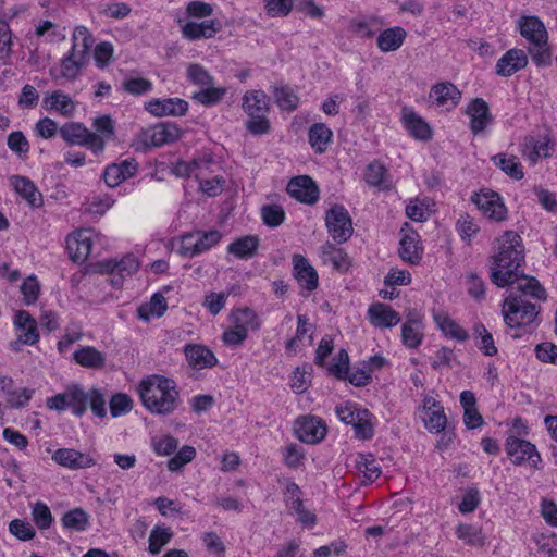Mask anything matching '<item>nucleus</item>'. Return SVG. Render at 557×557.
<instances>
[{
	"mask_svg": "<svg viewBox=\"0 0 557 557\" xmlns=\"http://www.w3.org/2000/svg\"><path fill=\"white\" fill-rule=\"evenodd\" d=\"M498 253L491 265V280L498 287L516 284L524 295L537 300L546 299V292L540 282L531 276L521 275L520 268L524 259L521 237L513 231H507L499 239Z\"/></svg>",
	"mask_w": 557,
	"mask_h": 557,
	"instance_id": "f257e3e1",
	"label": "nucleus"
},
{
	"mask_svg": "<svg viewBox=\"0 0 557 557\" xmlns=\"http://www.w3.org/2000/svg\"><path fill=\"white\" fill-rule=\"evenodd\" d=\"M143 406L156 414L173 412L178 403V392L173 380L152 374L144 377L137 387Z\"/></svg>",
	"mask_w": 557,
	"mask_h": 557,
	"instance_id": "f03ea898",
	"label": "nucleus"
},
{
	"mask_svg": "<svg viewBox=\"0 0 557 557\" xmlns=\"http://www.w3.org/2000/svg\"><path fill=\"white\" fill-rule=\"evenodd\" d=\"M517 25L520 35L528 42V51L533 63L536 66H548L552 63L553 50L544 23L535 15H522Z\"/></svg>",
	"mask_w": 557,
	"mask_h": 557,
	"instance_id": "7ed1b4c3",
	"label": "nucleus"
},
{
	"mask_svg": "<svg viewBox=\"0 0 557 557\" xmlns=\"http://www.w3.org/2000/svg\"><path fill=\"white\" fill-rule=\"evenodd\" d=\"M243 110L249 116L246 128L253 135H263L270 131L268 119L270 98L261 89L247 90L243 96Z\"/></svg>",
	"mask_w": 557,
	"mask_h": 557,
	"instance_id": "20e7f679",
	"label": "nucleus"
},
{
	"mask_svg": "<svg viewBox=\"0 0 557 557\" xmlns=\"http://www.w3.org/2000/svg\"><path fill=\"white\" fill-rule=\"evenodd\" d=\"M228 321L231 325L223 332L222 341L232 347L242 345L247 339L249 332L260 329L258 314L247 307L233 309Z\"/></svg>",
	"mask_w": 557,
	"mask_h": 557,
	"instance_id": "39448f33",
	"label": "nucleus"
},
{
	"mask_svg": "<svg viewBox=\"0 0 557 557\" xmlns=\"http://www.w3.org/2000/svg\"><path fill=\"white\" fill-rule=\"evenodd\" d=\"M527 296L522 292L519 295L510 293L504 299L502 314L507 326L518 329L529 326L535 321L539 314L537 307L527 301L524 299Z\"/></svg>",
	"mask_w": 557,
	"mask_h": 557,
	"instance_id": "423d86ee",
	"label": "nucleus"
},
{
	"mask_svg": "<svg viewBox=\"0 0 557 557\" xmlns=\"http://www.w3.org/2000/svg\"><path fill=\"white\" fill-rule=\"evenodd\" d=\"M337 418L354 426L356 436L360 440H370L374 435V416L357 403L346 401L335 409Z\"/></svg>",
	"mask_w": 557,
	"mask_h": 557,
	"instance_id": "0eeeda50",
	"label": "nucleus"
},
{
	"mask_svg": "<svg viewBox=\"0 0 557 557\" xmlns=\"http://www.w3.org/2000/svg\"><path fill=\"white\" fill-rule=\"evenodd\" d=\"M182 136L181 128L170 122L157 123L137 134L134 140L136 150L146 151L150 148L161 147L178 140Z\"/></svg>",
	"mask_w": 557,
	"mask_h": 557,
	"instance_id": "6e6552de",
	"label": "nucleus"
},
{
	"mask_svg": "<svg viewBox=\"0 0 557 557\" xmlns=\"http://www.w3.org/2000/svg\"><path fill=\"white\" fill-rule=\"evenodd\" d=\"M180 176H194L197 182L221 172L220 162L209 152L198 154L191 161H180L174 166Z\"/></svg>",
	"mask_w": 557,
	"mask_h": 557,
	"instance_id": "1a4fd4ad",
	"label": "nucleus"
},
{
	"mask_svg": "<svg viewBox=\"0 0 557 557\" xmlns=\"http://www.w3.org/2000/svg\"><path fill=\"white\" fill-rule=\"evenodd\" d=\"M472 201L481 214L494 222H502L507 218V207L503 197L492 189H481L472 196Z\"/></svg>",
	"mask_w": 557,
	"mask_h": 557,
	"instance_id": "9d476101",
	"label": "nucleus"
},
{
	"mask_svg": "<svg viewBox=\"0 0 557 557\" xmlns=\"http://www.w3.org/2000/svg\"><path fill=\"white\" fill-rule=\"evenodd\" d=\"M13 326L16 339L10 344L13 350H20L21 346H33L39 341V331L37 321L28 311H16L13 318Z\"/></svg>",
	"mask_w": 557,
	"mask_h": 557,
	"instance_id": "9b49d317",
	"label": "nucleus"
},
{
	"mask_svg": "<svg viewBox=\"0 0 557 557\" xmlns=\"http://www.w3.org/2000/svg\"><path fill=\"white\" fill-rule=\"evenodd\" d=\"M325 224L329 234L338 244L347 242L352 235V222L343 206L335 205L326 212Z\"/></svg>",
	"mask_w": 557,
	"mask_h": 557,
	"instance_id": "f8f14e48",
	"label": "nucleus"
},
{
	"mask_svg": "<svg viewBox=\"0 0 557 557\" xmlns=\"http://www.w3.org/2000/svg\"><path fill=\"white\" fill-rule=\"evenodd\" d=\"M418 413L425 429L431 433H441L445 430L447 418L443 406L432 394L424 395Z\"/></svg>",
	"mask_w": 557,
	"mask_h": 557,
	"instance_id": "ddd939ff",
	"label": "nucleus"
},
{
	"mask_svg": "<svg viewBox=\"0 0 557 557\" xmlns=\"http://www.w3.org/2000/svg\"><path fill=\"white\" fill-rule=\"evenodd\" d=\"M181 32L184 38L188 40L213 38L221 29L222 24L214 18L205 20H178Z\"/></svg>",
	"mask_w": 557,
	"mask_h": 557,
	"instance_id": "4468645a",
	"label": "nucleus"
},
{
	"mask_svg": "<svg viewBox=\"0 0 557 557\" xmlns=\"http://www.w3.org/2000/svg\"><path fill=\"white\" fill-rule=\"evenodd\" d=\"M505 449L515 465L529 462L532 467L537 468V465L541 462V457L536 447L530 442L519 437L512 435L508 436Z\"/></svg>",
	"mask_w": 557,
	"mask_h": 557,
	"instance_id": "2eb2a0df",
	"label": "nucleus"
},
{
	"mask_svg": "<svg viewBox=\"0 0 557 557\" xmlns=\"http://www.w3.org/2000/svg\"><path fill=\"white\" fill-rule=\"evenodd\" d=\"M58 466L69 470L89 469L96 466L97 460L89 454L74 448H58L51 455Z\"/></svg>",
	"mask_w": 557,
	"mask_h": 557,
	"instance_id": "dca6fc26",
	"label": "nucleus"
},
{
	"mask_svg": "<svg viewBox=\"0 0 557 557\" xmlns=\"http://www.w3.org/2000/svg\"><path fill=\"white\" fill-rule=\"evenodd\" d=\"M104 272L109 273L110 282L114 287H120L126 277L135 274L139 268L138 259L129 253L121 260H107L101 264Z\"/></svg>",
	"mask_w": 557,
	"mask_h": 557,
	"instance_id": "f3484780",
	"label": "nucleus"
},
{
	"mask_svg": "<svg viewBox=\"0 0 557 557\" xmlns=\"http://www.w3.org/2000/svg\"><path fill=\"white\" fill-rule=\"evenodd\" d=\"M90 131L91 152L96 156L103 152L106 144L114 137L115 125L110 115H100L92 120Z\"/></svg>",
	"mask_w": 557,
	"mask_h": 557,
	"instance_id": "a211bd4d",
	"label": "nucleus"
},
{
	"mask_svg": "<svg viewBox=\"0 0 557 557\" xmlns=\"http://www.w3.org/2000/svg\"><path fill=\"white\" fill-rule=\"evenodd\" d=\"M424 339V317L422 313L411 311L406 315L401 325V343L410 349L418 348Z\"/></svg>",
	"mask_w": 557,
	"mask_h": 557,
	"instance_id": "6ab92c4d",
	"label": "nucleus"
},
{
	"mask_svg": "<svg viewBox=\"0 0 557 557\" xmlns=\"http://www.w3.org/2000/svg\"><path fill=\"white\" fill-rule=\"evenodd\" d=\"M429 97L437 108L450 111L459 104L461 91L453 83L441 82L432 86Z\"/></svg>",
	"mask_w": 557,
	"mask_h": 557,
	"instance_id": "aec40b11",
	"label": "nucleus"
},
{
	"mask_svg": "<svg viewBox=\"0 0 557 557\" xmlns=\"http://www.w3.org/2000/svg\"><path fill=\"white\" fill-rule=\"evenodd\" d=\"M297 437L307 444H317L326 435V425L317 417H301L296 420Z\"/></svg>",
	"mask_w": 557,
	"mask_h": 557,
	"instance_id": "412c9836",
	"label": "nucleus"
},
{
	"mask_svg": "<svg viewBox=\"0 0 557 557\" xmlns=\"http://www.w3.org/2000/svg\"><path fill=\"white\" fill-rule=\"evenodd\" d=\"M145 109L153 116H183L188 110V102L181 98H153L145 102Z\"/></svg>",
	"mask_w": 557,
	"mask_h": 557,
	"instance_id": "4be33fe9",
	"label": "nucleus"
},
{
	"mask_svg": "<svg viewBox=\"0 0 557 557\" xmlns=\"http://www.w3.org/2000/svg\"><path fill=\"white\" fill-rule=\"evenodd\" d=\"M424 248L420 235L413 230H401L399 242V257L409 264H419L423 257Z\"/></svg>",
	"mask_w": 557,
	"mask_h": 557,
	"instance_id": "5701e85b",
	"label": "nucleus"
},
{
	"mask_svg": "<svg viewBox=\"0 0 557 557\" xmlns=\"http://www.w3.org/2000/svg\"><path fill=\"white\" fill-rule=\"evenodd\" d=\"M88 61L67 52L58 65L50 69V76L54 81L65 79L73 82L81 75L82 70L87 65Z\"/></svg>",
	"mask_w": 557,
	"mask_h": 557,
	"instance_id": "b1692460",
	"label": "nucleus"
},
{
	"mask_svg": "<svg viewBox=\"0 0 557 557\" xmlns=\"http://www.w3.org/2000/svg\"><path fill=\"white\" fill-rule=\"evenodd\" d=\"M91 230H78L66 238V249L70 258L75 262H84L90 253L92 243Z\"/></svg>",
	"mask_w": 557,
	"mask_h": 557,
	"instance_id": "393cba45",
	"label": "nucleus"
},
{
	"mask_svg": "<svg viewBox=\"0 0 557 557\" xmlns=\"http://www.w3.org/2000/svg\"><path fill=\"white\" fill-rule=\"evenodd\" d=\"M465 113L469 116V127L475 135L482 133L492 122L490 107L482 98L472 99L467 104Z\"/></svg>",
	"mask_w": 557,
	"mask_h": 557,
	"instance_id": "a878e982",
	"label": "nucleus"
},
{
	"mask_svg": "<svg viewBox=\"0 0 557 557\" xmlns=\"http://www.w3.org/2000/svg\"><path fill=\"white\" fill-rule=\"evenodd\" d=\"M287 193L296 200L307 205H313L319 199L318 186L306 175L292 178L287 185Z\"/></svg>",
	"mask_w": 557,
	"mask_h": 557,
	"instance_id": "bb28decb",
	"label": "nucleus"
},
{
	"mask_svg": "<svg viewBox=\"0 0 557 557\" xmlns=\"http://www.w3.org/2000/svg\"><path fill=\"white\" fill-rule=\"evenodd\" d=\"M400 122L407 133L414 139L426 141L432 137L428 122L411 108H403Z\"/></svg>",
	"mask_w": 557,
	"mask_h": 557,
	"instance_id": "cd10ccee",
	"label": "nucleus"
},
{
	"mask_svg": "<svg viewBox=\"0 0 557 557\" xmlns=\"http://www.w3.org/2000/svg\"><path fill=\"white\" fill-rule=\"evenodd\" d=\"M528 64V55L524 50L512 48L505 52L495 65V72L502 77H510L523 70Z\"/></svg>",
	"mask_w": 557,
	"mask_h": 557,
	"instance_id": "c85d7f7f",
	"label": "nucleus"
},
{
	"mask_svg": "<svg viewBox=\"0 0 557 557\" xmlns=\"http://www.w3.org/2000/svg\"><path fill=\"white\" fill-rule=\"evenodd\" d=\"M432 319L436 329L441 331L445 337L460 343L466 342L469 338L468 332L460 326L448 312L444 310H434L432 312Z\"/></svg>",
	"mask_w": 557,
	"mask_h": 557,
	"instance_id": "c756f323",
	"label": "nucleus"
},
{
	"mask_svg": "<svg viewBox=\"0 0 557 557\" xmlns=\"http://www.w3.org/2000/svg\"><path fill=\"white\" fill-rule=\"evenodd\" d=\"M367 315L371 325L377 329H391L400 322V314L391 306L382 302L371 305Z\"/></svg>",
	"mask_w": 557,
	"mask_h": 557,
	"instance_id": "7c9ffc66",
	"label": "nucleus"
},
{
	"mask_svg": "<svg viewBox=\"0 0 557 557\" xmlns=\"http://www.w3.org/2000/svg\"><path fill=\"white\" fill-rule=\"evenodd\" d=\"M286 503L289 510L297 515V521L302 525L312 528L315 524V515L312 511L305 509L300 499V490L295 483L287 485Z\"/></svg>",
	"mask_w": 557,
	"mask_h": 557,
	"instance_id": "2f4dec72",
	"label": "nucleus"
},
{
	"mask_svg": "<svg viewBox=\"0 0 557 557\" xmlns=\"http://www.w3.org/2000/svg\"><path fill=\"white\" fill-rule=\"evenodd\" d=\"M137 168V162L134 159H127L121 163H112L106 168L103 180L109 187H115L134 176Z\"/></svg>",
	"mask_w": 557,
	"mask_h": 557,
	"instance_id": "473e14b6",
	"label": "nucleus"
},
{
	"mask_svg": "<svg viewBox=\"0 0 557 557\" xmlns=\"http://www.w3.org/2000/svg\"><path fill=\"white\" fill-rule=\"evenodd\" d=\"M293 265L294 275L298 284L308 292L314 290L318 287L319 276L308 260L301 255H295L293 257Z\"/></svg>",
	"mask_w": 557,
	"mask_h": 557,
	"instance_id": "72a5a7b5",
	"label": "nucleus"
},
{
	"mask_svg": "<svg viewBox=\"0 0 557 557\" xmlns=\"http://www.w3.org/2000/svg\"><path fill=\"white\" fill-rule=\"evenodd\" d=\"M47 111H53L62 116L71 117L76 111V101L61 90L47 94L42 100Z\"/></svg>",
	"mask_w": 557,
	"mask_h": 557,
	"instance_id": "f704fd0d",
	"label": "nucleus"
},
{
	"mask_svg": "<svg viewBox=\"0 0 557 557\" xmlns=\"http://www.w3.org/2000/svg\"><path fill=\"white\" fill-rule=\"evenodd\" d=\"M61 138L69 145L86 147L91 151L90 129L81 122L65 123L59 129Z\"/></svg>",
	"mask_w": 557,
	"mask_h": 557,
	"instance_id": "c9c22d12",
	"label": "nucleus"
},
{
	"mask_svg": "<svg viewBox=\"0 0 557 557\" xmlns=\"http://www.w3.org/2000/svg\"><path fill=\"white\" fill-rule=\"evenodd\" d=\"M552 146L547 135L529 136L524 138L521 152L530 162L535 163L541 158L550 154Z\"/></svg>",
	"mask_w": 557,
	"mask_h": 557,
	"instance_id": "e433bc0d",
	"label": "nucleus"
},
{
	"mask_svg": "<svg viewBox=\"0 0 557 557\" xmlns=\"http://www.w3.org/2000/svg\"><path fill=\"white\" fill-rule=\"evenodd\" d=\"M188 364L197 370L212 368L216 363L214 354L202 345L189 344L185 347Z\"/></svg>",
	"mask_w": 557,
	"mask_h": 557,
	"instance_id": "4c0bfd02",
	"label": "nucleus"
},
{
	"mask_svg": "<svg viewBox=\"0 0 557 557\" xmlns=\"http://www.w3.org/2000/svg\"><path fill=\"white\" fill-rule=\"evenodd\" d=\"M363 180L370 187L386 190L392 187L391 175L384 164L379 161L370 162L363 172Z\"/></svg>",
	"mask_w": 557,
	"mask_h": 557,
	"instance_id": "58836bf2",
	"label": "nucleus"
},
{
	"mask_svg": "<svg viewBox=\"0 0 557 557\" xmlns=\"http://www.w3.org/2000/svg\"><path fill=\"white\" fill-rule=\"evenodd\" d=\"M311 345L312 324L306 315H298L296 335L286 344V349L289 354H297L304 347H309Z\"/></svg>",
	"mask_w": 557,
	"mask_h": 557,
	"instance_id": "ea45409f",
	"label": "nucleus"
},
{
	"mask_svg": "<svg viewBox=\"0 0 557 557\" xmlns=\"http://www.w3.org/2000/svg\"><path fill=\"white\" fill-rule=\"evenodd\" d=\"M308 141L315 153H324L333 141V131L324 123H314L309 127Z\"/></svg>",
	"mask_w": 557,
	"mask_h": 557,
	"instance_id": "a19ab883",
	"label": "nucleus"
},
{
	"mask_svg": "<svg viewBox=\"0 0 557 557\" xmlns=\"http://www.w3.org/2000/svg\"><path fill=\"white\" fill-rule=\"evenodd\" d=\"M73 360L86 369H102L106 366V355L96 347L86 345L76 349Z\"/></svg>",
	"mask_w": 557,
	"mask_h": 557,
	"instance_id": "79ce46f5",
	"label": "nucleus"
},
{
	"mask_svg": "<svg viewBox=\"0 0 557 557\" xmlns=\"http://www.w3.org/2000/svg\"><path fill=\"white\" fill-rule=\"evenodd\" d=\"M406 37L407 32L403 27H388L379 34L376 45L382 52H394L403 46Z\"/></svg>",
	"mask_w": 557,
	"mask_h": 557,
	"instance_id": "37998d69",
	"label": "nucleus"
},
{
	"mask_svg": "<svg viewBox=\"0 0 557 557\" xmlns=\"http://www.w3.org/2000/svg\"><path fill=\"white\" fill-rule=\"evenodd\" d=\"M71 41V49L69 51L88 61L89 51L95 42L89 29L85 26H76L73 29Z\"/></svg>",
	"mask_w": 557,
	"mask_h": 557,
	"instance_id": "c03bdc74",
	"label": "nucleus"
},
{
	"mask_svg": "<svg viewBox=\"0 0 557 557\" xmlns=\"http://www.w3.org/2000/svg\"><path fill=\"white\" fill-rule=\"evenodd\" d=\"M323 264L331 265L334 270L346 272L350 267V259L344 249L326 243L321 247Z\"/></svg>",
	"mask_w": 557,
	"mask_h": 557,
	"instance_id": "a18cd8bd",
	"label": "nucleus"
},
{
	"mask_svg": "<svg viewBox=\"0 0 557 557\" xmlns=\"http://www.w3.org/2000/svg\"><path fill=\"white\" fill-rule=\"evenodd\" d=\"M355 462L364 484L373 483L382 474L379 461L371 454H359Z\"/></svg>",
	"mask_w": 557,
	"mask_h": 557,
	"instance_id": "49530a36",
	"label": "nucleus"
},
{
	"mask_svg": "<svg viewBox=\"0 0 557 557\" xmlns=\"http://www.w3.org/2000/svg\"><path fill=\"white\" fill-rule=\"evenodd\" d=\"M10 181L14 190L32 207H39L41 205V195L29 178L15 175Z\"/></svg>",
	"mask_w": 557,
	"mask_h": 557,
	"instance_id": "de8ad7c7",
	"label": "nucleus"
},
{
	"mask_svg": "<svg viewBox=\"0 0 557 557\" xmlns=\"http://www.w3.org/2000/svg\"><path fill=\"white\" fill-rule=\"evenodd\" d=\"M168 309V304L164 296L160 293L152 295L149 302L143 304L138 310V318L143 321H149L154 318H160Z\"/></svg>",
	"mask_w": 557,
	"mask_h": 557,
	"instance_id": "09e8293b",
	"label": "nucleus"
},
{
	"mask_svg": "<svg viewBox=\"0 0 557 557\" xmlns=\"http://www.w3.org/2000/svg\"><path fill=\"white\" fill-rule=\"evenodd\" d=\"M433 202L430 198H411L406 205V215L414 222L426 221L431 213Z\"/></svg>",
	"mask_w": 557,
	"mask_h": 557,
	"instance_id": "8fccbe9b",
	"label": "nucleus"
},
{
	"mask_svg": "<svg viewBox=\"0 0 557 557\" xmlns=\"http://www.w3.org/2000/svg\"><path fill=\"white\" fill-rule=\"evenodd\" d=\"M259 240L256 236H244L228 245L227 251L238 259L251 258L258 248Z\"/></svg>",
	"mask_w": 557,
	"mask_h": 557,
	"instance_id": "3c124183",
	"label": "nucleus"
},
{
	"mask_svg": "<svg viewBox=\"0 0 557 557\" xmlns=\"http://www.w3.org/2000/svg\"><path fill=\"white\" fill-rule=\"evenodd\" d=\"M494 164L515 180H521L524 175L521 163L516 156L499 153L493 158Z\"/></svg>",
	"mask_w": 557,
	"mask_h": 557,
	"instance_id": "603ef678",
	"label": "nucleus"
},
{
	"mask_svg": "<svg viewBox=\"0 0 557 557\" xmlns=\"http://www.w3.org/2000/svg\"><path fill=\"white\" fill-rule=\"evenodd\" d=\"M225 87L203 86L199 91L194 92L193 99L202 106H214L219 103L226 95Z\"/></svg>",
	"mask_w": 557,
	"mask_h": 557,
	"instance_id": "864d4df0",
	"label": "nucleus"
},
{
	"mask_svg": "<svg viewBox=\"0 0 557 557\" xmlns=\"http://www.w3.org/2000/svg\"><path fill=\"white\" fill-rule=\"evenodd\" d=\"M61 523L65 529L79 532L87 529L89 524V517L82 508H75L63 515Z\"/></svg>",
	"mask_w": 557,
	"mask_h": 557,
	"instance_id": "5fc2aeb1",
	"label": "nucleus"
},
{
	"mask_svg": "<svg viewBox=\"0 0 557 557\" xmlns=\"http://www.w3.org/2000/svg\"><path fill=\"white\" fill-rule=\"evenodd\" d=\"M274 99L281 110L294 111L299 104V97L293 88L278 86L274 89Z\"/></svg>",
	"mask_w": 557,
	"mask_h": 557,
	"instance_id": "6e6d98bb",
	"label": "nucleus"
},
{
	"mask_svg": "<svg viewBox=\"0 0 557 557\" xmlns=\"http://www.w3.org/2000/svg\"><path fill=\"white\" fill-rule=\"evenodd\" d=\"M456 535L459 540L463 541L467 545H483L484 536L482 534V530L479 527L468 524V523H458L456 525Z\"/></svg>",
	"mask_w": 557,
	"mask_h": 557,
	"instance_id": "4d7b16f0",
	"label": "nucleus"
},
{
	"mask_svg": "<svg viewBox=\"0 0 557 557\" xmlns=\"http://www.w3.org/2000/svg\"><path fill=\"white\" fill-rule=\"evenodd\" d=\"M475 331V345L478 348L488 357L497 355L498 349L495 345L493 335L486 330L483 324H479L474 329Z\"/></svg>",
	"mask_w": 557,
	"mask_h": 557,
	"instance_id": "13d9d810",
	"label": "nucleus"
},
{
	"mask_svg": "<svg viewBox=\"0 0 557 557\" xmlns=\"http://www.w3.org/2000/svg\"><path fill=\"white\" fill-rule=\"evenodd\" d=\"M67 396L73 413L76 416L85 413L88 405V392H85L79 385H71L67 387Z\"/></svg>",
	"mask_w": 557,
	"mask_h": 557,
	"instance_id": "bf43d9fd",
	"label": "nucleus"
},
{
	"mask_svg": "<svg viewBox=\"0 0 557 557\" xmlns=\"http://www.w3.org/2000/svg\"><path fill=\"white\" fill-rule=\"evenodd\" d=\"M480 504H481L480 491L476 487L471 486V487H468L467 490H465L457 507H458V510L460 511V513L467 515V513L475 511Z\"/></svg>",
	"mask_w": 557,
	"mask_h": 557,
	"instance_id": "052dcab7",
	"label": "nucleus"
},
{
	"mask_svg": "<svg viewBox=\"0 0 557 557\" xmlns=\"http://www.w3.org/2000/svg\"><path fill=\"white\" fill-rule=\"evenodd\" d=\"M186 77L194 85L200 87L213 84V76L198 63H190L186 67Z\"/></svg>",
	"mask_w": 557,
	"mask_h": 557,
	"instance_id": "680f3d73",
	"label": "nucleus"
},
{
	"mask_svg": "<svg viewBox=\"0 0 557 557\" xmlns=\"http://www.w3.org/2000/svg\"><path fill=\"white\" fill-rule=\"evenodd\" d=\"M212 4L199 0L190 1L185 8L184 20H205L212 15Z\"/></svg>",
	"mask_w": 557,
	"mask_h": 557,
	"instance_id": "e2e57ef3",
	"label": "nucleus"
},
{
	"mask_svg": "<svg viewBox=\"0 0 557 557\" xmlns=\"http://www.w3.org/2000/svg\"><path fill=\"white\" fill-rule=\"evenodd\" d=\"M32 518L40 530L49 529L53 521L49 507L42 502H36L32 506Z\"/></svg>",
	"mask_w": 557,
	"mask_h": 557,
	"instance_id": "0e129e2a",
	"label": "nucleus"
},
{
	"mask_svg": "<svg viewBox=\"0 0 557 557\" xmlns=\"http://www.w3.org/2000/svg\"><path fill=\"white\" fill-rule=\"evenodd\" d=\"M261 219L269 227H277L285 220V212L278 205H264L261 208Z\"/></svg>",
	"mask_w": 557,
	"mask_h": 557,
	"instance_id": "69168bd1",
	"label": "nucleus"
},
{
	"mask_svg": "<svg viewBox=\"0 0 557 557\" xmlns=\"http://www.w3.org/2000/svg\"><path fill=\"white\" fill-rule=\"evenodd\" d=\"M9 149L21 159H26L29 152V143L22 132H12L7 140Z\"/></svg>",
	"mask_w": 557,
	"mask_h": 557,
	"instance_id": "338daca9",
	"label": "nucleus"
},
{
	"mask_svg": "<svg viewBox=\"0 0 557 557\" xmlns=\"http://www.w3.org/2000/svg\"><path fill=\"white\" fill-rule=\"evenodd\" d=\"M35 34L48 42L61 41L65 38L63 32L52 22L45 21L36 26Z\"/></svg>",
	"mask_w": 557,
	"mask_h": 557,
	"instance_id": "774afa93",
	"label": "nucleus"
}]
</instances>
